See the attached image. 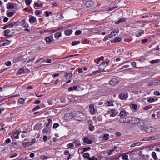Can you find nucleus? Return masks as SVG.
<instances>
[{
    "instance_id": "nucleus-60",
    "label": "nucleus",
    "mask_w": 160,
    "mask_h": 160,
    "mask_svg": "<svg viewBox=\"0 0 160 160\" xmlns=\"http://www.w3.org/2000/svg\"><path fill=\"white\" fill-rule=\"evenodd\" d=\"M5 64L7 66H9L11 65V62L10 61H8L5 63Z\"/></svg>"
},
{
    "instance_id": "nucleus-6",
    "label": "nucleus",
    "mask_w": 160,
    "mask_h": 160,
    "mask_svg": "<svg viewBox=\"0 0 160 160\" xmlns=\"http://www.w3.org/2000/svg\"><path fill=\"white\" fill-rule=\"evenodd\" d=\"M130 116H126L122 119H119V122L123 123H129L130 121Z\"/></svg>"
},
{
    "instance_id": "nucleus-32",
    "label": "nucleus",
    "mask_w": 160,
    "mask_h": 160,
    "mask_svg": "<svg viewBox=\"0 0 160 160\" xmlns=\"http://www.w3.org/2000/svg\"><path fill=\"white\" fill-rule=\"evenodd\" d=\"M62 35V34L60 32H57L55 34V37L57 39H58V38L61 37Z\"/></svg>"
},
{
    "instance_id": "nucleus-24",
    "label": "nucleus",
    "mask_w": 160,
    "mask_h": 160,
    "mask_svg": "<svg viewBox=\"0 0 160 160\" xmlns=\"http://www.w3.org/2000/svg\"><path fill=\"white\" fill-rule=\"evenodd\" d=\"M22 145L25 147H27L31 146L30 144V142H25L22 143Z\"/></svg>"
},
{
    "instance_id": "nucleus-2",
    "label": "nucleus",
    "mask_w": 160,
    "mask_h": 160,
    "mask_svg": "<svg viewBox=\"0 0 160 160\" xmlns=\"http://www.w3.org/2000/svg\"><path fill=\"white\" fill-rule=\"evenodd\" d=\"M86 117L85 115L78 111H76L73 116V119L77 121L83 120Z\"/></svg>"
},
{
    "instance_id": "nucleus-42",
    "label": "nucleus",
    "mask_w": 160,
    "mask_h": 160,
    "mask_svg": "<svg viewBox=\"0 0 160 160\" xmlns=\"http://www.w3.org/2000/svg\"><path fill=\"white\" fill-rule=\"evenodd\" d=\"M94 129V127L92 124H90L89 126V129L90 131H92Z\"/></svg>"
},
{
    "instance_id": "nucleus-30",
    "label": "nucleus",
    "mask_w": 160,
    "mask_h": 160,
    "mask_svg": "<svg viewBox=\"0 0 160 160\" xmlns=\"http://www.w3.org/2000/svg\"><path fill=\"white\" fill-rule=\"evenodd\" d=\"M18 132L16 131L13 134V136L15 138L18 139L19 138L18 135L19 134Z\"/></svg>"
},
{
    "instance_id": "nucleus-21",
    "label": "nucleus",
    "mask_w": 160,
    "mask_h": 160,
    "mask_svg": "<svg viewBox=\"0 0 160 160\" xmlns=\"http://www.w3.org/2000/svg\"><path fill=\"white\" fill-rule=\"evenodd\" d=\"M72 32V30L71 29L65 31V34L66 35L69 36L70 35Z\"/></svg>"
},
{
    "instance_id": "nucleus-7",
    "label": "nucleus",
    "mask_w": 160,
    "mask_h": 160,
    "mask_svg": "<svg viewBox=\"0 0 160 160\" xmlns=\"http://www.w3.org/2000/svg\"><path fill=\"white\" fill-rule=\"evenodd\" d=\"M155 130V128L149 126H147L145 132L148 133H151L153 132Z\"/></svg>"
},
{
    "instance_id": "nucleus-57",
    "label": "nucleus",
    "mask_w": 160,
    "mask_h": 160,
    "mask_svg": "<svg viewBox=\"0 0 160 160\" xmlns=\"http://www.w3.org/2000/svg\"><path fill=\"white\" fill-rule=\"evenodd\" d=\"M81 32H82V31L81 30H77L75 32V34L76 35H79L80 34H81Z\"/></svg>"
},
{
    "instance_id": "nucleus-11",
    "label": "nucleus",
    "mask_w": 160,
    "mask_h": 160,
    "mask_svg": "<svg viewBox=\"0 0 160 160\" xmlns=\"http://www.w3.org/2000/svg\"><path fill=\"white\" fill-rule=\"evenodd\" d=\"M29 21L30 23L33 24L37 21V19L35 17L32 15H29Z\"/></svg>"
},
{
    "instance_id": "nucleus-29",
    "label": "nucleus",
    "mask_w": 160,
    "mask_h": 160,
    "mask_svg": "<svg viewBox=\"0 0 160 160\" xmlns=\"http://www.w3.org/2000/svg\"><path fill=\"white\" fill-rule=\"evenodd\" d=\"M77 89V87L76 86H74L73 87H71L68 88V90L69 91H72L74 90H76Z\"/></svg>"
},
{
    "instance_id": "nucleus-13",
    "label": "nucleus",
    "mask_w": 160,
    "mask_h": 160,
    "mask_svg": "<svg viewBox=\"0 0 160 160\" xmlns=\"http://www.w3.org/2000/svg\"><path fill=\"white\" fill-rule=\"evenodd\" d=\"M83 142L84 143H86L88 144H91L92 143V140L89 139V138L88 137H86L84 138Z\"/></svg>"
},
{
    "instance_id": "nucleus-37",
    "label": "nucleus",
    "mask_w": 160,
    "mask_h": 160,
    "mask_svg": "<svg viewBox=\"0 0 160 160\" xmlns=\"http://www.w3.org/2000/svg\"><path fill=\"white\" fill-rule=\"evenodd\" d=\"M124 48H121L119 49L117 51V52L119 54H121V53L124 52Z\"/></svg>"
},
{
    "instance_id": "nucleus-40",
    "label": "nucleus",
    "mask_w": 160,
    "mask_h": 160,
    "mask_svg": "<svg viewBox=\"0 0 160 160\" xmlns=\"http://www.w3.org/2000/svg\"><path fill=\"white\" fill-rule=\"evenodd\" d=\"M92 2L91 1H88L86 3V6L88 7L92 6Z\"/></svg>"
},
{
    "instance_id": "nucleus-23",
    "label": "nucleus",
    "mask_w": 160,
    "mask_h": 160,
    "mask_svg": "<svg viewBox=\"0 0 160 160\" xmlns=\"http://www.w3.org/2000/svg\"><path fill=\"white\" fill-rule=\"evenodd\" d=\"M14 12H9L8 11L7 12V15L9 17H11L14 15Z\"/></svg>"
},
{
    "instance_id": "nucleus-48",
    "label": "nucleus",
    "mask_w": 160,
    "mask_h": 160,
    "mask_svg": "<svg viewBox=\"0 0 160 160\" xmlns=\"http://www.w3.org/2000/svg\"><path fill=\"white\" fill-rule=\"evenodd\" d=\"M10 43V42L8 40H7L5 42H3L2 44V45L3 46H6L9 45Z\"/></svg>"
},
{
    "instance_id": "nucleus-54",
    "label": "nucleus",
    "mask_w": 160,
    "mask_h": 160,
    "mask_svg": "<svg viewBox=\"0 0 160 160\" xmlns=\"http://www.w3.org/2000/svg\"><path fill=\"white\" fill-rule=\"evenodd\" d=\"M59 126V124L58 123H55L54 124L53 126V128H56L58 127Z\"/></svg>"
},
{
    "instance_id": "nucleus-61",
    "label": "nucleus",
    "mask_w": 160,
    "mask_h": 160,
    "mask_svg": "<svg viewBox=\"0 0 160 160\" xmlns=\"http://www.w3.org/2000/svg\"><path fill=\"white\" fill-rule=\"evenodd\" d=\"M113 36V34H112V32H111V34L109 35L108 36H106L105 38H108L109 37V38H112Z\"/></svg>"
},
{
    "instance_id": "nucleus-28",
    "label": "nucleus",
    "mask_w": 160,
    "mask_h": 160,
    "mask_svg": "<svg viewBox=\"0 0 160 160\" xmlns=\"http://www.w3.org/2000/svg\"><path fill=\"white\" fill-rule=\"evenodd\" d=\"M105 104L107 106H111L113 105L112 102L111 101L107 102L105 103Z\"/></svg>"
},
{
    "instance_id": "nucleus-44",
    "label": "nucleus",
    "mask_w": 160,
    "mask_h": 160,
    "mask_svg": "<svg viewBox=\"0 0 160 160\" xmlns=\"http://www.w3.org/2000/svg\"><path fill=\"white\" fill-rule=\"evenodd\" d=\"M159 61L158 59H156V60H153L152 61H150V62L151 64H154L155 63H156L158 62Z\"/></svg>"
},
{
    "instance_id": "nucleus-31",
    "label": "nucleus",
    "mask_w": 160,
    "mask_h": 160,
    "mask_svg": "<svg viewBox=\"0 0 160 160\" xmlns=\"http://www.w3.org/2000/svg\"><path fill=\"white\" fill-rule=\"evenodd\" d=\"M11 24V27H13L19 25V23L18 22H13Z\"/></svg>"
},
{
    "instance_id": "nucleus-64",
    "label": "nucleus",
    "mask_w": 160,
    "mask_h": 160,
    "mask_svg": "<svg viewBox=\"0 0 160 160\" xmlns=\"http://www.w3.org/2000/svg\"><path fill=\"white\" fill-rule=\"evenodd\" d=\"M11 141V139L9 138H8L6 139V140L5 141V142L7 143L8 144Z\"/></svg>"
},
{
    "instance_id": "nucleus-41",
    "label": "nucleus",
    "mask_w": 160,
    "mask_h": 160,
    "mask_svg": "<svg viewBox=\"0 0 160 160\" xmlns=\"http://www.w3.org/2000/svg\"><path fill=\"white\" fill-rule=\"evenodd\" d=\"M80 62L81 64H86L88 63V61H86V60L83 59L81 60L80 61Z\"/></svg>"
},
{
    "instance_id": "nucleus-26",
    "label": "nucleus",
    "mask_w": 160,
    "mask_h": 160,
    "mask_svg": "<svg viewBox=\"0 0 160 160\" xmlns=\"http://www.w3.org/2000/svg\"><path fill=\"white\" fill-rule=\"evenodd\" d=\"M152 156L154 160H156L158 157L157 156L156 153L155 152H153L152 153Z\"/></svg>"
},
{
    "instance_id": "nucleus-35",
    "label": "nucleus",
    "mask_w": 160,
    "mask_h": 160,
    "mask_svg": "<svg viewBox=\"0 0 160 160\" xmlns=\"http://www.w3.org/2000/svg\"><path fill=\"white\" fill-rule=\"evenodd\" d=\"M42 13V11L40 10H36L35 11V14L36 15L38 16Z\"/></svg>"
},
{
    "instance_id": "nucleus-20",
    "label": "nucleus",
    "mask_w": 160,
    "mask_h": 160,
    "mask_svg": "<svg viewBox=\"0 0 160 160\" xmlns=\"http://www.w3.org/2000/svg\"><path fill=\"white\" fill-rule=\"evenodd\" d=\"M14 8V5L13 3H8L7 5V8L8 9H13Z\"/></svg>"
},
{
    "instance_id": "nucleus-43",
    "label": "nucleus",
    "mask_w": 160,
    "mask_h": 160,
    "mask_svg": "<svg viewBox=\"0 0 160 160\" xmlns=\"http://www.w3.org/2000/svg\"><path fill=\"white\" fill-rule=\"evenodd\" d=\"M158 80L153 81L152 82L150 83V85L153 86L155 85L158 83Z\"/></svg>"
},
{
    "instance_id": "nucleus-15",
    "label": "nucleus",
    "mask_w": 160,
    "mask_h": 160,
    "mask_svg": "<svg viewBox=\"0 0 160 160\" xmlns=\"http://www.w3.org/2000/svg\"><path fill=\"white\" fill-rule=\"evenodd\" d=\"M89 109L90 113L92 115L95 112V109L94 107V105L93 104H91L90 105Z\"/></svg>"
},
{
    "instance_id": "nucleus-18",
    "label": "nucleus",
    "mask_w": 160,
    "mask_h": 160,
    "mask_svg": "<svg viewBox=\"0 0 160 160\" xmlns=\"http://www.w3.org/2000/svg\"><path fill=\"white\" fill-rule=\"evenodd\" d=\"M142 144V142H138L131 144L130 146L131 147H134L136 146H139Z\"/></svg>"
},
{
    "instance_id": "nucleus-53",
    "label": "nucleus",
    "mask_w": 160,
    "mask_h": 160,
    "mask_svg": "<svg viewBox=\"0 0 160 160\" xmlns=\"http://www.w3.org/2000/svg\"><path fill=\"white\" fill-rule=\"evenodd\" d=\"M32 1V0H26L25 1V2L27 5H29Z\"/></svg>"
},
{
    "instance_id": "nucleus-16",
    "label": "nucleus",
    "mask_w": 160,
    "mask_h": 160,
    "mask_svg": "<svg viewBox=\"0 0 160 160\" xmlns=\"http://www.w3.org/2000/svg\"><path fill=\"white\" fill-rule=\"evenodd\" d=\"M126 21V19L124 18H120L118 21L115 22V24H118L122 22H125Z\"/></svg>"
},
{
    "instance_id": "nucleus-50",
    "label": "nucleus",
    "mask_w": 160,
    "mask_h": 160,
    "mask_svg": "<svg viewBox=\"0 0 160 160\" xmlns=\"http://www.w3.org/2000/svg\"><path fill=\"white\" fill-rule=\"evenodd\" d=\"M80 43V42L79 41H77L73 42H72V46H74L79 44Z\"/></svg>"
},
{
    "instance_id": "nucleus-34",
    "label": "nucleus",
    "mask_w": 160,
    "mask_h": 160,
    "mask_svg": "<svg viewBox=\"0 0 160 160\" xmlns=\"http://www.w3.org/2000/svg\"><path fill=\"white\" fill-rule=\"evenodd\" d=\"M21 135L22 137L24 138L27 136V134L26 132L23 131L22 132L21 131Z\"/></svg>"
},
{
    "instance_id": "nucleus-63",
    "label": "nucleus",
    "mask_w": 160,
    "mask_h": 160,
    "mask_svg": "<svg viewBox=\"0 0 160 160\" xmlns=\"http://www.w3.org/2000/svg\"><path fill=\"white\" fill-rule=\"evenodd\" d=\"M46 14V16L48 17L49 16V15H50L52 14L51 12H48V11H46L45 12Z\"/></svg>"
},
{
    "instance_id": "nucleus-8",
    "label": "nucleus",
    "mask_w": 160,
    "mask_h": 160,
    "mask_svg": "<svg viewBox=\"0 0 160 160\" xmlns=\"http://www.w3.org/2000/svg\"><path fill=\"white\" fill-rule=\"evenodd\" d=\"M128 96V94L127 93L123 92L121 93L119 95V98L122 100H125Z\"/></svg>"
},
{
    "instance_id": "nucleus-38",
    "label": "nucleus",
    "mask_w": 160,
    "mask_h": 160,
    "mask_svg": "<svg viewBox=\"0 0 160 160\" xmlns=\"http://www.w3.org/2000/svg\"><path fill=\"white\" fill-rule=\"evenodd\" d=\"M65 77L67 79H69L72 77V74L70 73H67L66 74Z\"/></svg>"
},
{
    "instance_id": "nucleus-39",
    "label": "nucleus",
    "mask_w": 160,
    "mask_h": 160,
    "mask_svg": "<svg viewBox=\"0 0 160 160\" xmlns=\"http://www.w3.org/2000/svg\"><path fill=\"white\" fill-rule=\"evenodd\" d=\"M48 122L46 126V128L48 129H50L49 125L50 123L52 122V120L50 119H48Z\"/></svg>"
},
{
    "instance_id": "nucleus-58",
    "label": "nucleus",
    "mask_w": 160,
    "mask_h": 160,
    "mask_svg": "<svg viewBox=\"0 0 160 160\" xmlns=\"http://www.w3.org/2000/svg\"><path fill=\"white\" fill-rule=\"evenodd\" d=\"M78 54L71 55H70L68 56H67V57H66L64 58H61V59H64L68 58V57H72L76 56H78Z\"/></svg>"
},
{
    "instance_id": "nucleus-3",
    "label": "nucleus",
    "mask_w": 160,
    "mask_h": 160,
    "mask_svg": "<svg viewBox=\"0 0 160 160\" xmlns=\"http://www.w3.org/2000/svg\"><path fill=\"white\" fill-rule=\"evenodd\" d=\"M138 127L142 131L145 132L147 126H145V122L143 120H140L138 124Z\"/></svg>"
},
{
    "instance_id": "nucleus-49",
    "label": "nucleus",
    "mask_w": 160,
    "mask_h": 160,
    "mask_svg": "<svg viewBox=\"0 0 160 160\" xmlns=\"http://www.w3.org/2000/svg\"><path fill=\"white\" fill-rule=\"evenodd\" d=\"M40 107L38 105H37V106H36L35 107L33 108L32 111V112H33L36 110H38L39 109H40Z\"/></svg>"
},
{
    "instance_id": "nucleus-19",
    "label": "nucleus",
    "mask_w": 160,
    "mask_h": 160,
    "mask_svg": "<svg viewBox=\"0 0 160 160\" xmlns=\"http://www.w3.org/2000/svg\"><path fill=\"white\" fill-rule=\"evenodd\" d=\"M144 32L143 30H139L138 31L136 34V36L138 37H139L141 36L142 34H144Z\"/></svg>"
},
{
    "instance_id": "nucleus-47",
    "label": "nucleus",
    "mask_w": 160,
    "mask_h": 160,
    "mask_svg": "<svg viewBox=\"0 0 160 160\" xmlns=\"http://www.w3.org/2000/svg\"><path fill=\"white\" fill-rule=\"evenodd\" d=\"M83 156L85 158H89V154L87 152L84 153L83 154Z\"/></svg>"
},
{
    "instance_id": "nucleus-12",
    "label": "nucleus",
    "mask_w": 160,
    "mask_h": 160,
    "mask_svg": "<svg viewBox=\"0 0 160 160\" xmlns=\"http://www.w3.org/2000/svg\"><path fill=\"white\" fill-rule=\"evenodd\" d=\"M111 114L110 115V117H114L118 113V112L116 109H112Z\"/></svg>"
},
{
    "instance_id": "nucleus-10",
    "label": "nucleus",
    "mask_w": 160,
    "mask_h": 160,
    "mask_svg": "<svg viewBox=\"0 0 160 160\" xmlns=\"http://www.w3.org/2000/svg\"><path fill=\"white\" fill-rule=\"evenodd\" d=\"M119 83V80L118 79L113 78L110 81V84L112 86H115L117 85Z\"/></svg>"
},
{
    "instance_id": "nucleus-36",
    "label": "nucleus",
    "mask_w": 160,
    "mask_h": 160,
    "mask_svg": "<svg viewBox=\"0 0 160 160\" xmlns=\"http://www.w3.org/2000/svg\"><path fill=\"white\" fill-rule=\"evenodd\" d=\"M147 101L149 102L152 103L155 101L154 98H147Z\"/></svg>"
},
{
    "instance_id": "nucleus-9",
    "label": "nucleus",
    "mask_w": 160,
    "mask_h": 160,
    "mask_svg": "<svg viewBox=\"0 0 160 160\" xmlns=\"http://www.w3.org/2000/svg\"><path fill=\"white\" fill-rule=\"evenodd\" d=\"M128 114L129 113L128 112H126L124 111H121L119 114L120 117V119H122Z\"/></svg>"
},
{
    "instance_id": "nucleus-62",
    "label": "nucleus",
    "mask_w": 160,
    "mask_h": 160,
    "mask_svg": "<svg viewBox=\"0 0 160 160\" xmlns=\"http://www.w3.org/2000/svg\"><path fill=\"white\" fill-rule=\"evenodd\" d=\"M84 151H86L88 150L91 149V148L90 147H88L86 148H83Z\"/></svg>"
},
{
    "instance_id": "nucleus-52",
    "label": "nucleus",
    "mask_w": 160,
    "mask_h": 160,
    "mask_svg": "<svg viewBox=\"0 0 160 160\" xmlns=\"http://www.w3.org/2000/svg\"><path fill=\"white\" fill-rule=\"evenodd\" d=\"M121 40V38L119 37H117L115 38L114 41L116 42H120Z\"/></svg>"
},
{
    "instance_id": "nucleus-1",
    "label": "nucleus",
    "mask_w": 160,
    "mask_h": 160,
    "mask_svg": "<svg viewBox=\"0 0 160 160\" xmlns=\"http://www.w3.org/2000/svg\"><path fill=\"white\" fill-rule=\"evenodd\" d=\"M109 60H108L106 61L102 62L98 67V70L94 72H93L90 76H93L96 75L98 73L103 72H106L104 68L106 66H108L109 62Z\"/></svg>"
},
{
    "instance_id": "nucleus-33",
    "label": "nucleus",
    "mask_w": 160,
    "mask_h": 160,
    "mask_svg": "<svg viewBox=\"0 0 160 160\" xmlns=\"http://www.w3.org/2000/svg\"><path fill=\"white\" fill-rule=\"evenodd\" d=\"M132 109L134 110H137L138 109V108L139 107L137 104H133L132 105Z\"/></svg>"
},
{
    "instance_id": "nucleus-14",
    "label": "nucleus",
    "mask_w": 160,
    "mask_h": 160,
    "mask_svg": "<svg viewBox=\"0 0 160 160\" xmlns=\"http://www.w3.org/2000/svg\"><path fill=\"white\" fill-rule=\"evenodd\" d=\"M70 103H72L74 102H76L78 100L77 97H74L71 98H68Z\"/></svg>"
},
{
    "instance_id": "nucleus-22",
    "label": "nucleus",
    "mask_w": 160,
    "mask_h": 160,
    "mask_svg": "<svg viewBox=\"0 0 160 160\" xmlns=\"http://www.w3.org/2000/svg\"><path fill=\"white\" fill-rule=\"evenodd\" d=\"M122 158L123 160H129L128 156L127 154H123L122 155Z\"/></svg>"
},
{
    "instance_id": "nucleus-56",
    "label": "nucleus",
    "mask_w": 160,
    "mask_h": 160,
    "mask_svg": "<svg viewBox=\"0 0 160 160\" xmlns=\"http://www.w3.org/2000/svg\"><path fill=\"white\" fill-rule=\"evenodd\" d=\"M154 94L156 96L160 95V93L159 91L156 90L154 92Z\"/></svg>"
},
{
    "instance_id": "nucleus-45",
    "label": "nucleus",
    "mask_w": 160,
    "mask_h": 160,
    "mask_svg": "<svg viewBox=\"0 0 160 160\" xmlns=\"http://www.w3.org/2000/svg\"><path fill=\"white\" fill-rule=\"evenodd\" d=\"M10 32V31L9 29H7L5 30L4 32V35L5 36L7 35Z\"/></svg>"
},
{
    "instance_id": "nucleus-51",
    "label": "nucleus",
    "mask_w": 160,
    "mask_h": 160,
    "mask_svg": "<svg viewBox=\"0 0 160 160\" xmlns=\"http://www.w3.org/2000/svg\"><path fill=\"white\" fill-rule=\"evenodd\" d=\"M74 143H70L67 145V147L69 148H73L74 147Z\"/></svg>"
},
{
    "instance_id": "nucleus-46",
    "label": "nucleus",
    "mask_w": 160,
    "mask_h": 160,
    "mask_svg": "<svg viewBox=\"0 0 160 160\" xmlns=\"http://www.w3.org/2000/svg\"><path fill=\"white\" fill-rule=\"evenodd\" d=\"M109 135L107 134H105L103 137V138L104 140H107L108 139Z\"/></svg>"
},
{
    "instance_id": "nucleus-55",
    "label": "nucleus",
    "mask_w": 160,
    "mask_h": 160,
    "mask_svg": "<svg viewBox=\"0 0 160 160\" xmlns=\"http://www.w3.org/2000/svg\"><path fill=\"white\" fill-rule=\"evenodd\" d=\"M12 28V27H11V24L10 23V24H9L8 25L4 26V27L2 28L3 29H5L7 28Z\"/></svg>"
},
{
    "instance_id": "nucleus-25",
    "label": "nucleus",
    "mask_w": 160,
    "mask_h": 160,
    "mask_svg": "<svg viewBox=\"0 0 160 160\" xmlns=\"http://www.w3.org/2000/svg\"><path fill=\"white\" fill-rule=\"evenodd\" d=\"M73 143L75 144V146H79L81 145L80 141L78 140L74 141Z\"/></svg>"
},
{
    "instance_id": "nucleus-5",
    "label": "nucleus",
    "mask_w": 160,
    "mask_h": 160,
    "mask_svg": "<svg viewBox=\"0 0 160 160\" xmlns=\"http://www.w3.org/2000/svg\"><path fill=\"white\" fill-rule=\"evenodd\" d=\"M21 24H22V27L25 28V29L24 30L25 31H27L29 32L30 30L28 29L27 28L29 27L28 24L26 22L25 20H23L21 22Z\"/></svg>"
},
{
    "instance_id": "nucleus-17",
    "label": "nucleus",
    "mask_w": 160,
    "mask_h": 160,
    "mask_svg": "<svg viewBox=\"0 0 160 160\" xmlns=\"http://www.w3.org/2000/svg\"><path fill=\"white\" fill-rule=\"evenodd\" d=\"M153 137L152 136H150L144 138L143 139H141V141H147L153 140Z\"/></svg>"
},
{
    "instance_id": "nucleus-59",
    "label": "nucleus",
    "mask_w": 160,
    "mask_h": 160,
    "mask_svg": "<svg viewBox=\"0 0 160 160\" xmlns=\"http://www.w3.org/2000/svg\"><path fill=\"white\" fill-rule=\"evenodd\" d=\"M89 160H98L97 158L94 157V156L92 157L89 158Z\"/></svg>"
},
{
    "instance_id": "nucleus-4",
    "label": "nucleus",
    "mask_w": 160,
    "mask_h": 160,
    "mask_svg": "<svg viewBox=\"0 0 160 160\" xmlns=\"http://www.w3.org/2000/svg\"><path fill=\"white\" fill-rule=\"evenodd\" d=\"M140 120L139 118L130 117L129 123L132 124H135L138 123Z\"/></svg>"
},
{
    "instance_id": "nucleus-27",
    "label": "nucleus",
    "mask_w": 160,
    "mask_h": 160,
    "mask_svg": "<svg viewBox=\"0 0 160 160\" xmlns=\"http://www.w3.org/2000/svg\"><path fill=\"white\" fill-rule=\"evenodd\" d=\"M45 40L46 41L47 43H50L52 41V40L49 37H46L45 38Z\"/></svg>"
}]
</instances>
